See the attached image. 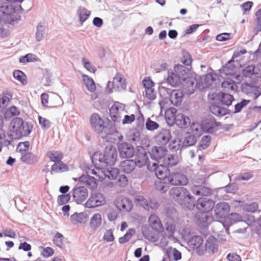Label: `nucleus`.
I'll return each instance as SVG.
<instances>
[{
	"instance_id": "f257e3e1",
	"label": "nucleus",
	"mask_w": 261,
	"mask_h": 261,
	"mask_svg": "<svg viewBox=\"0 0 261 261\" xmlns=\"http://www.w3.org/2000/svg\"><path fill=\"white\" fill-rule=\"evenodd\" d=\"M117 151L112 145L106 147L103 153L95 152L92 157L94 166L102 169L108 165L113 166L117 161Z\"/></svg>"
},
{
	"instance_id": "f03ea898",
	"label": "nucleus",
	"mask_w": 261,
	"mask_h": 261,
	"mask_svg": "<svg viewBox=\"0 0 261 261\" xmlns=\"http://www.w3.org/2000/svg\"><path fill=\"white\" fill-rule=\"evenodd\" d=\"M169 197L180 205H184L189 209L194 207L195 198L189 191L184 187H174L169 192Z\"/></svg>"
},
{
	"instance_id": "7ed1b4c3",
	"label": "nucleus",
	"mask_w": 261,
	"mask_h": 261,
	"mask_svg": "<svg viewBox=\"0 0 261 261\" xmlns=\"http://www.w3.org/2000/svg\"><path fill=\"white\" fill-rule=\"evenodd\" d=\"M10 127L11 136L15 139H19L28 136L32 130L33 125L28 122H24L22 119L16 117L11 121Z\"/></svg>"
},
{
	"instance_id": "20e7f679",
	"label": "nucleus",
	"mask_w": 261,
	"mask_h": 261,
	"mask_svg": "<svg viewBox=\"0 0 261 261\" xmlns=\"http://www.w3.org/2000/svg\"><path fill=\"white\" fill-rule=\"evenodd\" d=\"M174 72H169L167 77V82L170 85L175 87L179 85L181 82L185 81L188 77V69L184 66L177 65L174 66Z\"/></svg>"
},
{
	"instance_id": "39448f33",
	"label": "nucleus",
	"mask_w": 261,
	"mask_h": 261,
	"mask_svg": "<svg viewBox=\"0 0 261 261\" xmlns=\"http://www.w3.org/2000/svg\"><path fill=\"white\" fill-rule=\"evenodd\" d=\"M87 174L85 182L91 189L97 187V180L102 181L105 179V172L103 170L95 166L93 169H88Z\"/></svg>"
},
{
	"instance_id": "423d86ee",
	"label": "nucleus",
	"mask_w": 261,
	"mask_h": 261,
	"mask_svg": "<svg viewBox=\"0 0 261 261\" xmlns=\"http://www.w3.org/2000/svg\"><path fill=\"white\" fill-rule=\"evenodd\" d=\"M89 121L91 128L97 134L102 133L107 128V122L97 113L92 114Z\"/></svg>"
},
{
	"instance_id": "0eeeda50",
	"label": "nucleus",
	"mask_w": 261,
	"mask_h": 261,
	"mask_svg": "<svg viewBox=\"0 0 261 261\" xmlns=\"http://www.w3.org/2000/svg\"><path fill=\"white\" fill-rule=\"evenodd\" d=\"M147 169L151 172H154L156 176L160 180L168 179L170 170L165 165H158L154 163L147 165Z\"/></svg>"
},
{
	"instance_id": "6e6552de",
	"label": "nucleus",
	"mask_w": 261,
	"mask_h": 261,
	"mask_svg": "<svg viewBox=\"0 0 261 261\" xmlns=\"http://www.w3.org/2000/svg\"><path fill=\"white\" fill-rule=\"evenodd\" d=\"M208 97L210 100H213L215 103L217 102V101H219L222 104L227 106L231 105L232 101L234 100L232 95L223 92L209 94Z\"/></svg>"
},
{
	"instance_id": "1a4fd4ad",
	"label": "nucleus",
	"mask_w": 261,
	"mask_h": 261,
	"mask_svg": "<svg viewBox=\"0 0 261 261\" xmlns=\"http://www.w3.org/2000/svg\"><path fill=\"white\" fill-rule=\"evenodd\" d=\"M106 203L104 196L100 193L92 194L85 203L88 208H93L103 205Z\"/></svg>"
},
{
	"instance_id": "9d476101",
	"label": "nucleus",
	"mask_w": 261,
	"mask_h": 261,
	"mask_svg": "<svg viewBox=\"0 0 261 261\" xmlns=\"http://www.w3.org/2000/svg\"><path fill=\"white\" fill-rule=\"evenodd\" d=\"M168 181L171 185L174 186H185L188 183L187 176L179 172L170 174L168 177Z\"/></svg>"
},
{
	"instance_id": "9b49d317",
	"label": "nucleus",
	"mask_w": 261,
	"mask_h": 261,
	"mask_svg": "<svg viewBox=\"0 0 261 261\" xmlns=\"http://www.w3.org/2000/svg\"><path fill=\"white\" fill-rule=\"evenodd\" d=\"M214 205L215 203L212 200L201 197L198 199L196 207L202 212L207 213L212 210Z\"/></svg>"
},
{
	"instance_id": "f8f14e48",
	"label": "nucleus",
	"mask_w": 261,
	"mask_h": 261,
	"mask_svg": "<svg viewBox=\"0 0 261 261\" xmlns=\"http://www.w3.org/2000/svg\"><path fill=\"white\" fill-rule=\"evenodd\" d=\"M87 189L83 186L76 187L72 190L73 198L77 203H81L88 196Z\"/></svg>"
},
{
	"instance_id": "ddd939ff",
	"label": "nucleus",
	"mask_w": 261,
	"mask_h": 261,
	"mask_svg": "<svg viewBox=\"0 0 261 261\" xmlns=\"http://www.w3.org/2000/svg\"><path fill=\"white\" fill-rule=\"evenodd\" d=\"M221 123L216 121L215 119H211L203 122L202 124V130L208 133H213L218 130Z\"/></svg>"
},
{
	"instance_id": "4468645a",
	"label": "nucleus",
	"mask_w": 261,
	"mask_h": 261,
	"mask_svg": "<svg viewBox=\"0 0 261 261\" xmlns=\"http://www.w3.org/2000/svg\"><path fill=\"white\" fill-rule=\"evenodd\" d=\"M119 154L122 158H129L134 154V147L126 143L120 144L118 147Z\"/></svg>"
},
{
	"instance_id": "2eb2a0df",
	"label": "nucleus",
	"mask_w": 261,
	"mask_h": 261,
	"mask_svg": "<svg viewBox=\"0 0 261 261\" xmlns=\"http://www.w3.org/2000/svg\"><path fill=\"white\" fill-rule=\"evenodd\" d=\"M168 150L166 147L163 146H154L150 152L152 158L155 160H163L167 154Z\"/></svg>"
},
{
	"instance_id": "dca6fc26",
	"label": "nucleus",
	"mask_w": 261,
	"mask_h": 261,
	"mask_svg": "<svg viewBox=\"0 0 261 261\" xmlns=\"http://www.w3.org/2000/svg\"><path fill=\"white\" fill-rule=\"evenodd\" d=\"M116 207L121 211L128 212L133 207L132 202L127 198H119L115 202Z\"/></svg>"
},
{
	"instance_id": "f3484780",
	"label": "nucleus",
	"mask_w": 261,
	"mask_h": 261,
	"mask_svg": "<svg viewBox=\"0 0 261 261\" xmlns=\"http://www.w3.org/2000/svg\"><path fill=\"white\" fill-rule=\"evenodd\" d=\"M229 206L225 202L218 203L215 209V214L216 218L222 219L225 218L229 212Z\"/></svg>"
},
{
	"instance_id": "a211bd4d",
	"label": "nucleus",
	"mask_w": 261,
	"mask_h": 261,
	"mask_svg": "<svg viewBox=\"0 0 261 261\" xmlns=\"http://www.w3.org/2000/svg\"><path fill=\"white\" fill-rule=\"evenodd\" d=\"M205 185H193L191 188L192 192L196 195L208 196L211 194V189L205 186Z\"/></svg>"
},
{
	"instance_id": "6ab92c4d",
	"label": "nucleus",
	"mask_w": 261,
	"mask_h": 261,
	"mask_svg": "<svg viewBox=\"0 0 261 261\" xmlns=\"http://www.w3.org/2000/svg\"><path fill=\"white\" fill-rule=\"evenodd\" d=\"M123 111L119 102H115L110 109V115L114 122L118 121L121 118V112Z\"/></svg>"
},
{
	"instance_id": "aec40b11",
	"label": "nucleus",
	"mask_w": 261,
	"mask_h": 261,
	"mask_svg": "<svg viewBox=\"0 0 261 261\" xmlns=\"http://www.w3.org/2000/svg\"><path fill=\"white\" fill-rule=\"evenodd\" d=\"M112 86L114 89H125L126 83L122 74L119 72L116 74L113 80Z\"/></svg>"
},
{
	"instance_id": "412c9836",
	"label": "nucleus",
	"mask_w": 261,
	"mask_h": 261,
	"mask_svg": "<svg viewBox=\"0 0 261 261\" xmlns=\"http://www.w3.org/2000/svg\"><path fill=\"white\" fill-rule=\"evenodd\" d=\"M148 223L153 229L158 232L161 231L163 229L160 219L155 215L152 214L150 216L148 219Z\"/></svg>"
},
{
	"instance_id": "4be33fe9",
	"label": "nucleus",
	"mask_w": 261,
	"mask_h": 261,
	"mask_svg": "<svg viewBox=\"0 0 261 261\" xmlns=\"http://www.w3.org/2000/svg\"><path fill=\"white\" fill-rule=\"evenodd\" d=\"M136 163L133 160L122 161L120 164L121 170L126 173H131L135 168Z\"/></svg>"
},
{
	"instance_id": "5701e85b",
	"label": "nucleus",
	"mask_w": 261,
	"mask_h": 261,
	"mask_svg": "<svg viewBox=\"0 0 261 261\" xmlns=\"http://www.w3.org/2000/svg\"><path fill=\"white\" fill-rule=\"evenodd\" d=\"M136 201L138 204L142 206L144 209L149 210V208H155L157 207V203H153L151 201H148L145 199L143 196H137L135 198Z\"/></svg>"
},
{
	"instance_id": "b1692460",
	"label": "nucleus",
	"mask_w": 261,
	"mask_h": 261,
	"mask_svg": "<svg viewBox=\"0 0 261 261\" xmlns=\"http://www.w3.org/2000/svg\"><path fill=\"white\" fill-rule=\"evenodd\" d=\"M175 123L180 128H186L189 125L190 119L183 114L178 113L175 120Z\"/></svg>"
},
{
	"instance_id": "393cba45",
	"label": "nucleus",
	"mask_w": 261,
	"mask_h": 261,
	"mask_svg": "<svg viewBox=\"0 0 261 261\" xmlns=\"http://www.w3.org/2000/svg\"><path fill=\"white\" fill-rule=\"evenodd\" d=\"M22 9L20 5H14L10 3L9 5H3L0 7V11L4 14L6 15H11L16 11H19Z\"/></svg>"
},
{
	"instance_id": "a878e982",
	"label": "nucleus",
	"mask_w": 261,
	"mask_h": 261,
	"mask_svg": "<svg viewBox=\"0 0 261 261\" xmlns=\"http://www.w3.org/2000/svg\"><path fill=\"white\" fill-rule=\"evenodd\" d=\"M177 110L174 108H170L167 109L165 112V118L167 123L172 125L175 123V120L177 116Z\"/></svg>"
},
{
	"instance_id": "bb28decb",
	"label": "nucleus",
	"mask_w": 261,
	"mask_h": 261,
	"mask_svg": "<svg viewBox=\"0 0 261 261\" xmlns=\"http://www.w3.org/2000/svg\"><path fill=\"white\" fill-rule=\"evenodd\" d=\"M135 162L136 163V166L139 167H142L145 165L150 164L149 163V159L146 153H138L136 156Z\"/></svg>"
},
{
	"instance_id": "cd10ccee",
	"label": "nucleus",
	"mask_w": 261,
	"mask_h": 261,
	"mask_svg": "<svg viewBox=\"0 0 261 261\" xmlns=\"http://www.w3.org/2000/svg\"><path fill=\"white\" fill-rule=\"evenodd\" d=\"M218 248L217 240L214 236H210L205 243L206 249L214 253L218 250Z\"/></svg>"
},
{
	"instance_id": "c85d7f7f",
	"label": "nucleus",
	"mask_w": 261,
	"mask_h": 261,
	"mask_svg": "<svg viewBox=\"0 0 261 261\" xmlns=\"http://www.w3.org/2000/svg\"><path fill=\"white\" fill-rule=\"evenodd\" d=\"M171 134L169 131L164 129L162 130L157 136L156 140L159 144L166 145L170 139Z\"/></svg>"
},
{
	"instance_id": "c756f323",
	"label": "nucleus",
	"mask_w": 261,
	"mask_h": 261,
	"mask_svg": "<svg viewBox=\"0 0 261 261\" xmlns=\"http://www.w3.org/2000/svg\"><path fill=\"white\" fill-rule=\"evenodd\" d=\"M102 217L99 213H96L93 215L91 218L89 222L90 227L93 229H96L101 225Z\"/></svg>"
},
{
	"instance_id": "7c9ffc66",
	"label": "nucleus",
	"mask_w": 261,
	"mask_h": 261,
	"mask_svg": "<svg viewBox=\"0 0 261 261\" xmlns=\"http://www.w3.org/2000/svg\"><path fill=\"white\" fill-rule=\"evenodd\" d=\"M211 112L218 117H222L227 113V110L220 106L213 103L210 107Z\"/></svg>"
},
{
	"instance_id": "2f4dec72",
	"label": "nucleus",
	"mask_w": 261,
	"mask_h": 261,
	"mask_svg": "<svg viewBox=\"0 0 261 261\" xmlns=\"http://www.w3.org/2000/svg\"><path fill=\"white\" fill-rule=\"evenodd\" d=\"M184 94L180 90H174L171 93L170 100L171 102L176 106L179 103L182 99Z\"/></svg>"
},
{
	"instance_id": "473e14b6",
	"label": "nucleus",
	"mask_w": 261,
	"mask_h": 261,
	"mask_svg": "<svg viewBox=\"0 0 261 261\" xmlns=\"http://www.w3.org/2000/svg\"><path fill=\"white\" fill-rule=\"evenodd\" d=\"M83 81L88 91L94 92L96 90V86L93 80L87 75H82Z\"/></svg>"
},
{
	"instance_id": "72a5a7b5",
	"label": "nucleus",
	"mask_w": 261,
	"mask_h": 261,
	"mask_svg": "<svg viewBox=\"0 0 261 261\" xmlns=\"http://www.w3.org/2000/svg\"><path fill=\"white\" fill-rule=\"evenodd\" d=\"M20 160L24 163L33 164L37 162V158L32 152H28L22 154Z\"/></svg>"
},
{
	"instance_id": "f704fd0d",
	"label": "nucleus",
	"mask_w": 261,
	"mask_h": 261,
	"mask_svg": "<svg viewBox=\"0 0 261 261\" xmlns=\"http://www.w3.org/2000/svg\"><path fill=\"white\" fill-rule=\"evenodd\" d=\"M47 156L51 161L55 163L62 160L63 158V153L60 151L51 150L47 152Z\"/></svg>"
},
{
	"instance_id": "c9c22d12",
	"label": "nucleus",
	"mask_w": 261,
	"mask_h": 261,
	"mask_svg": "<svg viewBox=\"0 0 261 261\" xmlns=\"http://www.w3.org/2000/svg\"><path fill=\"white\" fill-rule=\"evenodd\" d=\"M51 169L53 171L56 172H64L68 171L69 168L66 164L61 160L53 165Z\"/></svg>"
},
{
	"instance_id": "e433bc0d",
	"label": "nucleus",
	"mask_w": 261,
	"mask_h": 261,
	"mask_svg": "<svg viewBox=\"0 0 261 261\" xmlns=\"http://www.w3.org/2000/svg\"><path fill=\"white\" fill-rule=\"evenodd\" d=\"M77 14L79 17L80 21L82 24L88 19L91 15V11L84 7H80L77 10Z\"/></svg>"
},
{
	"instance_id": "4c0bfd02",
	"label": "nucleus",
	"mask_w": 261,
	"mask_h": 261,
	"mask_svg": "<svg viewBox=\"0 0 261 261\" xmlns=\"http://www.w3.org/2000/svg\"><path fill=\"white\" fill-rule=\"evenodd\" d=\"M163 162L165 165L170 167L174 166L178 162V157L173 154L166 155L163 160Z\"/></svg>"
},
{
	"instance_id": "58836bf2",
	"label": "nucleus",
	"mask_w": 261,
	"mask_h": 261,
	"mask_svg": "<svg viewBox=\"0 0 261 261\" xmlns=\"http://www.w3.org/2000/svg\"><path fill=\"white\" fill-rule=\"evenodd\" d=\"M222 87L226 91H234L237 88L236 82L231 79H227L222 83Z\"/></svg>"
},
{
	"instance_id": "ea45409f",
	"label": "nucleus",
	"mask_w": 261,
	"mask_h": 261,
	"mask_svg": "<svg viewBox=\"0 0 261 261\" xmlns=\"http://www.w3.org/2000/svg\"><path fill=\"white\" fill-rule=\"evenodd\" d=\"M103 171L105 172V178L108 177L111 180L116 179L119 174V170L116 168H110L107 170Z\"/></svg>"
},
{
	"instance_id": "a19ab883",
	"label": "nucleus",
	"mask_w": 261,
	"mask_h": 261,
	"mask_svg": "<svg viewBox=\"0 0 261 261\" xmlns=\"http://www.w3.org/2000/svg\"><path fill=\"white\" fill-rule=\"evenodd\" d=\"M87 218V215L84 213H74L71 216V220L73 224L84 222Z\"/></svg>"
},
{
	"instance_id": "79ce46f5",
	"label": "nucleus",
	"mask_w": 261,
	"mask_h": 261,
	"mask_svg": "<svg viewBox=\"0 0 261 261\" xmlns=\"http://www.w3.org/2000/svg\"><path fill=\"white\" fill-rule=\"evenodd\" d=\"M203 239L201 236H195L193 237L189 242V245L193 249L199 248L203 243Z\"/></svg>"
},
{
	"instance_id": "37998d69",
	"label": "nucleus",
	"mask_w": 261,
	"mask_h": 261,
	"mask_svg": "<svg viewBox=\"0 0 261 261\" xmlns=\"http://www.w3.org/2000/svg\"><path fill=\"white\" fill-rule=\"evenodd\" d=\"M39 61V59L34 54H28L24 56L20 57L19 62L22 63L33 62Z\"/></svg>"
},
{
	"instance_id": "c03bdc74",
	"label": "nucleus",
	"mask_w": 261,
	"mask_h": 261,
	"mask_svg": "<svg viewBox=\"0 0 261 261\" xmlns=\"http://www.w3.org/2000/svg\"><path fill=\"white\" fill-rule=\"evenodd\" d=\"M207 177L205 174H202V172H199L195 176L194 185L201 184L206 185Z\"/></svg>"
},
{
	"instance_id": "a18cd8bd",
	"label": "nucleus",
	"mask_w": 261,
	"mask_h": 261,
	"mask_svg": "<svg viewBox=\"0 0 261 261\" xmlns=\"http://www.w3.org/2000/svg\"><path fill=\"white\" fill-rule=\"evenodd\" d=\"M135 233V230L133 228H129L126 233L122 237L119 239L120 244H124L127 242L131 239L132 237Z\"/></svg>"
},
{
	"instance_id": "49530a36",
	"label": "nucleus",
	"mask_w": 261,
	"mask_h": 261,
	"mask_svg": "<svg viewBox=\"0 0 261 261\" xmlns=\"http://www.w3.org/2000/svg\"><path fill=\"white\" fill-rule=\"evenodd\" d=\"M13 76L15 79L21 82L23 85H25L27 83L26 75L20 70H15L13 72Z\"/></svg>"
},
{
	"instance_id": "de8ad7c7",
	"label": "nucleus",
	"mask_w": 261,
	"mask_h": 261,
	"mask_svg": "<svg viewBox=\"0 0 261 261\" xmlns=\"http://www.w3.org/2000/svg\"><path fill=\"white\" fill-rule=\"evenodd\" d=\"M211 137L210 136H204L199 143V148L201 149H206L211 143Z\"/></svg>"
},
{
	"instance_id": "09e8293b",
	"label": "nucleus",
	"mask_w": 261,
	"mask_h": 261,
	"mask_svg": "<svg viewBox=\"0 0 261 261\" xmlns=\"http://www.w3.org/2000/svg\"><path fill=\"white\" fill-rule=\"evenodd\" d=\"M190 129L193 135L199 136L202 130V125L200 126L197 123H193L190 126Z\"/></svg>"
},
{
	"instance_id": "8fccbe9b",
	"label": "nucleus",
	"mask_w": 261,
	"mask_h": 261,
	"mask_svg": "<svg viewBox=\"0 0 261 261\" xmlns=\"http://www.w3.org/2000/svg\"><path fill=\"white\" fill-rule=\"evenodd\" d=\"M155 188L162 193L166 192L169 188L168 184L163 182L162 181H158L155 184Z\"/></svg>"
},
{
	"instance_id": "3c124183",
	"label": "nucleus",
	"mask_w": 261,
	"mask_h": 261,
	"mask_svg": "<svg viewBox=\"0 0 261 261\" xmlns=\"http://www.w3.org/2000/svg\"><path fill=\"white\" fill-rule=\"evenodd\" d=\"M70 195L69 194H62L58 196L57 202L59 205H62L67 203L70 200Z\"/></svg>"
},
{
	"instance_id": "603ef678",
	"label": "nucleus",
	"mask_w": 261,
	"mask_h": 261,
	"mask_svg": "<svg viewBox=\"0 0 261 261\" xmlns=\"http://www.w3.org/2000/svg\"><path fill=\"white\" fill-rule=\"evenodd\" d=\"M196 142L195 138L192 135H190L185 139L182 143V146L184 147L192 146L195 144Z\"/></svg>"
},
{
	"instance_id": "864d4df0",
	"label": "nucleus",
	"mask_w": 261,
	"mask_h": 261,
	"mask_svg": "<svg viewBox=\"0 0 261 261\" xmlns=\"http://www.w3.org/2000/svg\"><path fill=\"white\" fill-rule=\"evenodd\" d=\"M63 238H64V237L61 233H60L59 232H57L55 234V236L54 238V239H53L54 244L56 246H57L59 247H61L63 245Z\"/></svg>"
},
{
	"instance_id": "5fc2aeb1",
	"label": "nucleus",
	"mask_w": 261,
	"mask_h": 261,
	"mask_svg": "<svg viewBox=\"0 0 261 261\" xmlns=\"http://www.w3.org/2000/svg\"><path fill=\"white\" fill-rule=\"evenodd\" d=\"M38 120L39 124L43 129H48L50 126L51 122L48 119L42 117L40 116H38Z\"/></svg>"
},
{
	"instance_id": "6e6d98bb",
	"label": "nucleus",
	"mask_w": 261,
	"mask_h": 261,
	"mask_svg": "<svg viewBox=\"0 0 261 261\" xmlns=\"http://www.w3.org/2000/svg\"><path fill=\"white\" fill-rule=\"evenodd\" d=\"M145 97L150 100H153L156 98V93L153 88L145 90Z\"/></svg>"
},
{
	"instance_id": "4d7b16f0",
	"label": "nucleus",
	"mask_w": 261,
	"mask_h": 261,
	"mask_svg": "<svg viewBox=\"0 0 261 261\" xmlns=\"http://www.w3.org/2000/svg\"><path fill=\"white\" fill-rule=\"evenodd\" d=\"M181 145V140L178 138H176L174 140H172L170 143L169 146L171 149L177 150H178Z\"/></svg>"
},
{
	"instance_id": "13d9d810",
	"label": "nucleus",
	"mask_w": 261,
	"mask_h": 261,
	"mask_svg": "<svg viewBox=\"0 0 261 261\" xmlns=\"http://www.w3.org/2000/svg\"><path fill=\"white\" fill-rule=\"evenodd\" d=\"M30 147V142L29 141H25L20 142L18 144L17 147V150L20 152L26 151L29 150Z\"/></svg>"
},
{
	"instance_id": "bf43d9fd",
	"label": "nucleus",
	"mask_w": 261,
	"mask_h": 261,
	"mask_svg": "<svg viewBox=\"0 0 261 261\" xmlns=\"http://www.w3.org/2000/svg\"><path fill=\"white\" fill-rule=\"evenodd\" d=\"M82 62L84 64V67L87 70H88L89 72H91V73H95V71H96V68L94 66H93L92 64L88 62V61H86V60L85 58H83L82 59Z\"/></svg>"
},
{
	"instance_id": "052dcab7",
	"label": "nucleus",
	"mask_w": 261,
	"mask_h": 261,
	"mask_svg": "<svg viewBox=\"0 0 261 261\" xmlns=\"http://www.w3.org/2000/svg\"><path fill=\"white\" fill-rule=\"evenodd\" d=\"M254 66L252 65H248L243 70V74L246 77H250L254 74Z\"/></svg>"
},
{
	"instance_id": "680f3d73",
	"label": "nucleus",
	"mask_w": 261,
	"mask_h": 261,
	"mask_svg": "<svg viewBox=\"0 0 261 261\" xmlns=\"http://www.w3.org/2000/svg\"><path fill=\"white\" fill-rule=\"evenodd\" d=\"M175 230V226L170 223H167L166 227V234L168 238L171 237Z\"/></svg>"
},
{
	"instance_id": "e2e57ef3",
	"label": "nucleus",
	"mask_w": 261,
	"mask_h": 261,
	"mask_svg": "<svg viewBox=\"0 0 261 261\" xmlns=\"http://www.w3.org/2000/svg\"><path fill=\"white\" fill-rule=\"evenodd\" d=\"M159 124L150 119H148L146 123V127L148 130H153L157 129L159 127Z\"/></svg>"
},
{
	"instance_id": "0e129e2a",
	"label": "nucleus",
	"mask_w": 261,
	"mask_h": 261,
	"mask_svg": "<svg viewBox=\"0 0 261 261\" xmlns=\"http://www.w3.org/2000/svg\"><path fill=\"white\" fill-rule=\"evenodd\" d=\"M103 239L108 242H113L115 238L111 229L106 231L103 236Z\"/></svg>"
},
{
	"instance_id": "69168bd1",
	"label": "nucleus",
	"mask_w": 261,
	"mask_h": 261,
	"mask_svg": "<svg viewBox=\"0 0 261 261\" xmlns=\"http://www.w3.org/2000/svg\"><path fill=\"white\" fill-rule=\"evenodd\" d=\"M142 84L145 89L153 88L154 84L150 77H145L142 81Z\"/></svg>"
},
{
	"instance_id": "338daca9",
	"label": "nucleus",
	"mask_w": 261,
	"mask_h": 261,
	"mask_svg": "<svg viewBox=\"0 0 261 261\" xmlns=\"http://www.w3.org/2000/svg\"><path fill=\"white\" fill-rule=\"evenodd\" d=\"M250 102L249 100H243L241 102L237 103L234 106V112L238 113L241 111L242 109L245 106L247 105Z\"/></svg>"
},
{
	"instance_id": "774afa93",
	"label": "nucleus",
	"mask_w": 261,
	"mask_h": 261,
	"mask_svg": "<svg viewBox=\"0 0 261 261\" xmlns=\"http://www.w3.org/2000/svg\"><path fill=\"white\" fill-rule=\"evenodd\" d=\"M8 115L11 117L19 115L20 112L17 107L15 106L11 107L7 112Z\"/></svg>"
}]
</instances>
